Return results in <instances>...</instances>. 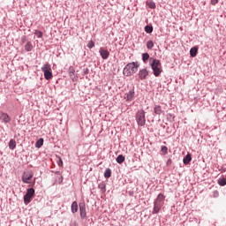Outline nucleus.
<instances>
[{
  "mask_svg": "<svg viewBox=\"0 0 226 226\" xmlns=\"http://www.w3.org/2000/svg\"><path fill=\"white\" fill-rule=\"evenodd\" d=\"M149 66L151 67L154 77H160V75H162L163 69H162V62H160V60L154 57H150Z\"/></svg>",
  "mask_w": 226,
  "mask_h": 226,
  "instance_id": "1",
  "label": "nucleus"
},
{
  "mask_svg": "<svg viewBox=\"0 0 226 226\" xmlns=\"http://www.w3.org/2000/svg\"><path fill=\"white\" fill-rule=\"evenodd\" d=\"M136 72H139V65L137 62L127 64L123 70V73L125 77H132V75Z\"/></svg>",
  "mask_w": 226,
  "mask_h": 226,
  "instance_id": "2",
  "label": "nucleus"
},
{
  "mask_svg": "<svg viewBox=\"0 0 226 226\" xmlns=\"http://www.w3.org/2000/svg\"><path fill=\"white\" fill-rule=\"evenodd\" d=\"M135 119L138 123V126H146V111H144V109L138 110Z\"/></svg>",
  "mask_w": 226,
  "mask_h": 226,
  "instance_id": "3",
  "label": "nucleus"
},
{
  "mask_svg": "<svg viewBox=\"0 0 226 226\" xmlns=\"http://www.w3.org/2000/svg\"><path fill=\"white\" fill-rule=\"evenodd\" d=\"M41 72L44 73V79L46 80H50L52 77H54V74H52V66L50 64L46 63L42 67H41Z\"/></svg>",
  "mask_w": 226,
  "mask_h": 226,
  "instance_id": "4",
  "label": "nucleus"
},
{
  "mask_svg": "<svg viewBox=\"0 0 226 226\" xmlns=\"http://www.w3.org/2000/svg\"><path fill=\"white\" fill-rule=\"evenodd\" d=\"M34 188L31 187L26 190V193L23 197L24 204L27 206L28 204H31V201L33 200V198L34 197Z\"/></svg>",
  "mask_w": 226,
  "mask_h": 226,
  "instance_id": "5",
  "label": "nucleus"
},
{
  "mask_svg": "<svg viewBox=\"0 0 226 226\" xmlns=\"http://www.w3.org/2000/svg\"><path fill=\"white\" fill-rule=\"evenodd\" d=\"M149 76V71L147 69H140L138 73L139 80H146Z\"/></svg>",
  "mask_w": 226,
  "mask_h": 226,
  "instance_id": "6",
  "label": "nucleus"
},
{
  "mask_svg": "<svg viewBox=\"0 0 226 226\" xmlns=\"http://www.w3.org/2000/svg\"><path fill=\"white\" fill-rule=\"evenodd\" d=\"M99 54H100L101 57L104 60L109 59V57L110 56V52L103 47L100 48Z\"/></svg>",
  "mask_w": 226,
  "mask_h": 226,
  "instance_id": "7",
  "label": "nucleus"
},
{
  "mask_svg": "<svg viewBox=\"0 0 226 226\" xmlns=\"http://www.w3.org/2000/svg\"><path fill=\"white\" fill-rule=\"evenodd\" d=\"M124 98L126 102H132L133 98H135V88L133 87L128 93L124 94Z\"/></svg>",
  "mask_w": 226,
  "mask_h": 226,
  "instance_id": "8",
  "label": "nucleus"
},
{
  "mask_svg": "<svg viewBox=\"0 0 226 226\" xmlns=\"http://www.w3.org/2000/svg\"><path fill=\"white\" fill-rule=\"evenodd\" d=\"M79 213L81 220H86L87 218V214L86 212V203H79Z\"/></svg>",
  "mask_w": 226,
  "mask_h": 226,
  "instance_id": "9",
  "label": "nucleus"
},
{
  "mask_svg": "<svg viewBox=\"0 0 226 226\" xmlns=\"http://www.w3.org/2000/svg\"><path fill=\"white\" fill-rule=\"evenodd\" d=\"M33 179V173L30 172H24L23 176H22V181L23 183L29 185V181H31Z\"/></svg>",
  "mask_w": 226,
  "mask_h": 226,
  "instance_id": "10",
  "label": "nucleus"
},
{
  "mask_svg": "<svg viewBox=\"0 0 226 226\" xmlns=\"http://www.w3.org/2000/svg\"><path fill=\"white\" fill-rule=\"evenodd\" d=\"M154 112L157 116H162V114H165V110H163L161 105H155L154 107Z\"/></svg>",
  "mask_w": 226,
  "mask_h": 226,
  "instance_id": "11",
  "label": "nucleus"
},
{
  "mask_svg": "<svg viewBox=\"0 0 226 226\" xmlns=\"http://www.w3.org/2000/svg\"><path fill=\"white\" fill-rule=\"evenodd\" d=\"M0 121H3V123L8 124L10 121H11V118L10 117L7 113H2L0 116Z\"/></svg>",
  "mask_w": 226,
  "mask_h": 226,
  "instance_id": "12",
  "label": "nucleus"
},
{
  "mask_svg": "<svg viewBox=\"0 0 226 226\" xmlns=\"http://www.w3.org/2000/svg\"><path fill=\"white\" fill-rule=\"evenodd\" d=\"M165 200V195L160 193L158 194L157 198L154 201L155 204H160L161 206H163V201Z\"/></svg>",
  "mask_w": 226,
  "mask_h": 226,
  "instance_id": "13",
  "label": "nucleus"
},
{
  "mask_svg": "<svg viewBox=\"0 0 226 226\" xmlns=\"http://www.w3.org/2000/svg\"><path fill=\"white\" fill-rule=\"evenodd\" d=\"M68 72H69L70 79H72V82H77V76H75V69L71 66Z\"/></svg>",
  "mask_w": 226,
  "mask_h": 226,
  "instance_id": "14",
  "label": "nucleus"
},
{
  "mask_svg": "<svg viewBox=\"0 0 226 226\" xmlns=\"http://www.w3.org/2000/svg\"><path fill=\"white\" fill-rule=\"evenodd\" d=\"M162 205L154 202V210L152 212L153 215H158L160 213V209H162Z\"/></svg>",
  "mask_w": 226,
  "mask_h": 226,
  "instance_id": "15",
  "label": "nucleus"
},
{
  "mask_svg": "<svg viewBox=\"0 0 226 226\" xmlns=\"http://www.w3.org/2000/svg\"><path fill=\"white\" fill-rule=\"evenodd\" d=\"M191 162H192V154H187L183 159L184 165H190Z\"/></svg>",
  "mask_w": 226,
  "mask_h": 226,
  "instance_id": "16",
  "label": "nucleus"
},
{
  "mask_svg": "<svg viewBox=\"0 0 226 226\" xmlns=\"http://www.w3.org/2000/svg\"><path fill=\"white\" fill-rule=\"evenodd\" d=\"M198 52H199V48L197 46L192 47L190 49V56H191V57H197Z\"/></svg>",
  "mask_w": 226,
  "mask_h": 226,
  "instance_id": "17",
  "label": "nucleus"
},
{
  "mask_svg": "<svg viewBox=\"0 0 226 226\" xmlns=\"http://www.w3.org/2000/svg\"><path fill=\"white\" fill-rule=\"evenodd\" d=\"M71 211L73 215H75V213H77V211H79V204L77 203V201H73L72 203Z\"/></svg>",
  "mask_w": 226,
  "mask_h": 226,
  "instance_id": "18",
  "label": "nucleus"
},
{
  "mask_svg": "<svg viewBox=\"0 0 226 226\" xmlns=\"http://www.w3.org/2000/svg\"><path fill=\"white\" fill-rule=\"evenodd\" d=\"M8 146H9V149L13 151V149H15L17 147V141H15V139H10Z\"/></svg>",
  "mask_w": 226,
  "mask_h": 226,
  "instance_id": "19",
  "label": "nucleus"
},
{
  "mask_svg": "<svg viewBox=\"0 0 226 226\" xmlns=\"http://www.w3.org/2000/svg\"><path fill=\"white\" fill-rule=\"evenodd\" d=\"M104 177L106 179H109V177H112V170H110L109 168H107L104 172Z\"/></svg>",
  "mask_w": 226,
  "mask_h": 226,
  "instance_id": "20",
  "label": "nucleus"
},
{
  "mask_svg": "<svg viewBox=\"0 0 226 226\" xmlns=\"http://www.w3.org/2000/svg\"><path fill=\"white\" fill-rule=\"evenodd\" d=\"M98 188L101 190L102 193H105V192H107V185H105L104 182H102L101 184H99Z\"/></svg>",
  "mask_w": 226,
  "mask_h": 226,
  "instance_id": "21",
  "label": "nucleus"
},
{
  "mask_svg": "<svg viewBox=\"0 0 226 226\" xmlns=\"http://www.w3.org/2000/svg\"><path fill=\"white\" fill-rule=\"evenodd\" d=\"M124 160H125L124 155L119 154L117 157L116 162H117V163H119V165H121V163H124Z\"/></svg>",
  "mask_w": 226,
  "mask_h": 226,
  "instance_id": "22",
  "label": "nucleus"
},
{
  "mask_svg": "<svg viewBox=\"0 0 226 226\" xmlns=\"http://www.w3.org/2000/svg\"><path fill=\"white\" fill-rule=\"evenodd\" d=\"M43 142H44L43 138H40V139L35 142V147H37V149H40V147H41L43 146Z\"/></svg>",
  "mask_w": 226,
  "mask_h": 226,
  "instance_id": "23",
  "label": "nucleus"
},
{
  "mask_svg": "<svg viewBox=\"0 0 226 226\" xmlns=\"http://www.w3.org/2000/svg\"><path fill=\"white\" fill-rule=\"evenodd\" d=\"M25 50L26 52H31V50H33V43H31V41L26 42V44L25 45Z\"/></svg>",
  "mask_w": 226,
  "mask_h": 226,
  "instance_id": "24",
  "label": "nucleus"
},
{
  "mask_svg": "<svg viewBox=\"0 0 226 226\" xmlns=\"http://www.w3.org/2000/svg\"><path fill=\"white\" fill-rule=\"evenodd\" d=\"M150 59H151V57L149 56V53H143L142 54L143 63H147V61H149Z\"/></svg>",
  "mask_w": 226,
  "mask_h": 226,
  "instance_id": "25",
  "label": "nucleus"
},
{
  "mask_svg": "<svg viewBox=\"0 0 226 226\" xmlns=\"http://www.w3.org/2000/svg\"><path fill=\"white\" fill-rule=\"evenodd\" d=\"M147 5L151 10H154L156 8V4L154 2H153V1H147Z\"/></svg>",
  "mask_w": 226,
  "mask_h": 226,
  "instance_id": "26",
  "label": "nucleus"
},
{
  "mask_svg": "<svg viewBox=\"0 0 226 226\" xmlns=\"http://www.w3.org/2000/svg\"><path fill=\"white\" fill-rule=\"evenodd\" d=\"M145 32L147 33V34H151V33H153V26L151 25H147L145 26Z\"/></svg>",
  "mask_w": 226,
  "mask_h": 226,
  "instance_id": "27",
  "label": "nucleus"
},
{
  "mask_svg": "<svg viewBox=\"0 0 226 226\" xmlns=\"http://www.w3.org/2000/svg\"><path fill=\"white\" fill-rule=\"evenodd\" d=\"M153 47H154V42H153V41H148L147 42V49L148 50H151V49H153Z\"/></svg>",
  "mask_w": 226,
  "mask_h": 226,
  "instance_id": "28",
  "label": "nucleus"
},
{
  "mask_svg": "<svg viewBox=\"0 0 226 226\" xmlns=\"http://www.w3.org/2000/svg\"><path fill=\"white\" fill-rule=\"evenodd\" d=\"M34 34L37 35V38H43V32L40 30H35Z\"/></svg>",
  "mask_w": 226,
  "mask_h": 226,
  "instance_id": "29",
  "label": "nucleus"
},
{
  "mask_svg": "<svg viewBox=\"0 0 226 226\" xmlns=\"http://www.w3.org/2000/svg\"><path fill=\"white\" fill-rule=\"evenodd\" d=\"M161 151L163 154H167V153H169V148L166 146H162Z\"/></svg>",
  "mask_w": 226,
  "mask_h": 226,
  "instance_id": "30",
  "label": "nucleus"
},
{
  "mask_svg": "<svg viewBox=\"0 0 226 226\" xmlns=\"http://www.w3.org/2000/svg\"><path fill=\"white\" fill-rule=\"evenodd\" d=\"M218 183H219L220 186H225L226 179L225 178H221V179H219Z\"/></svg>",
  "mask_w": 226,
  "mask_h": 226,
  "instance_id": "31",
  "label": "nucleus"
},
{
  "mask_svg": "<svg viewBox=\"0 0 226 226\" xmlns=\"http://www.w3.org/2000/svg\"><path fill=\"white\" fill-rule=\"evenodd\" d=\"M27 41H29V38H27L26 35H23L21 37V43H27Z\"/></svg>",
  "mask_w": 226,
  "mask_h": 226,
  "instance_id": "32",
  "label": "nucleus"
},
{
  "mask_svg": "<svg viewBox=\"0 0 226 226\" xmlns=\"http://www.w3.org/2000/svg\"><path fill=\"white\" fill-rule=\"evenodd\" d=\"M88 49H93V47H94V41H90L87 44Z\"/></svg>",
  "mask_w": 226,
  "mask_h": 226,
  "instance_id": "33",
  "label": "nucleus"
},
{
  "mask_svg": "<svg viewBox=\"0 0 226 226\" xmlns=\"http://www.w3.org/2000/svg\"><path fill=\"white\" fill-rule=\"evenodd\" d=\"M57 165L58 167H63V159L61 157L58 158Z\"/></svg>",
  "mask_w": 226,
  "mask_h": 226,
  "instance_id": "34",
  "label": "nucleus"
},
{
  "mask_svg": "<svg viewBox=\"0 0 226 226\" xmlns=\"http://www.w3.org/2000/svg\"><path fill=\"white\" fill-rule=\"evenodd\" d=\"M218 1L219 0H211L210 3L213 6H216V4H218Z\"/></svg>",
  "mask_w": 226,
  "mask_h": 226,
  "instance_id": "35",
  "label": "nucleus"
},
{
  "mask_svg": "<svg viewBox=\"0 0 226 226\" xmlns=\"http://www.w3.org/2000/svg\"><path fill=\"white\" fill-rule=\"evenodd\" d=\"M166 165L167 167H170V165H172V159H168Z\"/></svg>",
  "mask_w": 226,
  "mask_h": 226,
  "instance_id": "36",
  "label": "nucleus"
},
{
  "mask_svg": "<svg viewBox=\"0 0 226 226\" xmlns=\"http://www.w3.org/2000/svg\"><path fill=\"white\" fill-rule=\"evenodd\" d=\"M63 180H64L63 176H60V177H58V179H57L58 185H61V183H63Z\"/></svg>",
  "mask_w": 226,
  "mask_h": 226,
  "instance_id": "37",
  "label": "nucleus"
},
{
  "mask_svg": "<svg viewBox=\"0 0 226 226\" xmlns=\"http://www.w3.org/2000/svg\"><path fill=\"white\" fill-rule=\"evenodd\" d=\"M214 197L216 198V197H219L220 195V192H218V191H214Z\"/></svg>",
  "mask_w": 226,
  "mask_h": 226,
  "instance_id": "38",
  "label": "nucleus"
},
{
  "mask_svg": "<svg viewBox=\"0 0 226 226\" xmlns=\"http://www.w3.org/2000/svg\"><path fill=\"white\" fill-rule=\"evenodd\" d=\"M84 75H89V70L87 68L84 69Z\"/></svg>",
  "mask_w": 226,
  "mask_h": 226,
  "instance_id": "39",
  "label": "nucleus"
},
{
  "mask_svg": "<svg viewBox=\"0 0 226 226\" xmlns=\"http://www.w3.org/2000/svg\"><path fill=\"white\" fill-rule=\"evenodd\" d=\"M55 174H56V176H61V171H56Z\"/></svg>",
  "mask_w": 226,
  "mask_h": 226,
  "instance_id": "40",
  "label": "nucleus"
}]
</instances>
